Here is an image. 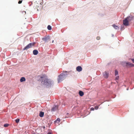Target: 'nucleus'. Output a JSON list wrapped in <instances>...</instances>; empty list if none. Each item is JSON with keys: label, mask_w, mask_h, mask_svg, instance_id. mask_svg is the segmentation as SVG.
I'll return each mask as SVG.
<instances>
[{"label": "nucleus", "mask_w": 134, "mask_h": 134, "mask_svg": "<svg viewBox=\"0 0 134 134\" xmlns=\"http://www.w3.org/2000/svg\"><path fill=\"white\" fill-rule=\"evenodd\" d=\"M41 78H42V84L46 85L47 86H51L53 83L52 81H51L50 80L46 79L45 77H41Z\"/></svg>", "instance_id": "f257e3e1"}, {"label": "nucleus", "mask_w": 134, "mask_h": 134, "mask_svg": "<svg viewBox=\"0 0 134 134\" xmlns=\"http://www.w3.org/2000/svg\"><path fill=\"white\" fill-rule=\"evenodd\" d=\"M71 71H64L63 73L59 75V77L58 79V82L59 83L64 80L66 77L67 75Z\"/></svg>", "instance_id": "f03ea898"}, {"label": "nucleus", "mask_w": 134, "mask_h": 134, "mask_svg": "<svg viewBox=\"0 0 134 134\" xmlns=\"http://www.w3.org/2000/svg\"><path fill=\"white\" fill-rule=\"evenodd\" d=\"M36 44L35 42H31L26 45L23 49L24 50H27L28 49L31 48L34 46Z\"/></svg>", "instance_id": "7ed1b4c3"}, {"label": "nucleus", "mask_w": 134, "mask_h": 134, "mask_svg": "<svg viewBox=\"0 0 134 134\" xmlns=\"http://www.w3.org/2000/svg\"><path fill=\"white\" fill-rule=\"evenodd\" d=\"M42 40L45 43L48 42L49 41H50V38L49 36H45L42 38Z\"/></svg>", "instance_id": "20e7f679"}, {"label": "nucleus", "mask_w": 134, "mask_h": 134, "mask_svg": "<svg viewBox=\"0 0 134 134\" xmlns=\"http://www.w3.org/2000/svg\"><path fill=\"white\" fill-rule=\"evenodd\" d=\"M129 21L126 18L123 20V25L125 26H128L129 25Z\"/></svg>", "instance_id": "39448f33"}, {"label": "nucleus", "mask_w": 134, "mask_h": 134, "mask_svg": "<svg viewBox=\"0 0 134 134\" xmlns=\"http://www.w3.org/2000/svg\"><path fill=\"white\" fill-rule=\"evenodd\" d=\"M126 66L128 67H132L134 66V64L130 62L126 63Z\"/></svg>", "instance_id": "423d86ee"}, {"label": "nucleus", "mask_w": 134, "mask_h": 134, "mask_svg": "<svg viewBox=\"0 0 134 134\" xmlns=\"http://www.w3.org/2000/svg\"><path fill=\"white\" fill-rule=\"evenodd\" d=\"M58 107L57 105H55L52 107L51 109L52 111H55L58 109Z\"/></svg>", "instance_id": "0eeeda50"}, {"label": "nucleus", "mask_w": 134, "mask_h": 134, "mask_svg": "<svg viewBox=\"0 0 134 134\" xmlns=\"http://www.w3.org/2000/svg\"><path fill=\"white\" fill-rule=\"evenodd\" d=\"M76 70L80 72L82 70V68L81 66H78L76 67Z\"/></svg>", "instance_id": "6e6552de"}, {"label": "nucleus", "mask_w": 134, "mask_h": 134, "mask_svg": "<svg viewBox=\"0 0 134 134\" xmlns=\"http://www.w3.org/2000/svg\"><path fill=\"white\" fill-rule=\"evenodd\" d=\"M104 77L106 78H107L108 77L109 74L106 72H105L103 74Z\"/></svg>", "instance_id": "1a4fd4ad"}, {"label": "nucleus", "mask_w": 134, "mask_h": 134, "mask_svg": "<svg viewBox=\"0 0 134 134\" xmlns=\"http://www.w3.org/2000/svg\"><path fill=\"white\" fill-rule=\"evenodd\" d=\"M126 18L127 19L129 22H130L133 19V18L132 17L128 16Z\"/></svg>", "instance_id": "9d476101"}, {"label": "nucleus", "mask_w": 134, "mask_h": 134, "mask_svg": "<svg viewBox=\"0 0 134 134\" xmlns=\"http://www.w3.org/2000/svg\"><path fill=\"white\" fill-rule=\"evenodd\" d=\"M38 51L37 50H34L33 51V54L34 55H36L38 53Z\"/></svg>", "instance_id": "9b49d317"}, {"label": "nucleus", "mask_w": 134, "mask_h": 134, "mask_svg": "<svg viewBox=\"0 0 134 134\" xmlns=\"http://www.w3.org/2000/svg\"><path fill=\"white\" fill-rule=\"evenodd\" d=\"M79 95L81 96H82L84 95L83 92L82 91H79Z\"/></svg>", "instance_id": "f8f14e48"}, {"label": "nucleus", "mask_w": 134, "mask_h": 134, "mask_svg": "<svg viewBox=\"0 0 134 134\" xmlns=\"http://www.w3.org/2000/svg\"><path fill=\"white\" fill-rule=\"evenodd\" d=\"M44 113L43 112L41 111L40 113L39 116L40 117H43L44 116Z\"/></svg>", "instance_id": "ddd939ff"}, {"label": "nucleus", "mask_w": 134, "mask_h": 134, "mask_svg": "<svg viewBox=\"0 0 134 134\" xmlns=\"http://www.w3.org/2000/svg\"><path fill=\"white\" fill-rule=\"evenodd\" d=\"M60 119L59 118H58L56 120L54 121L55 123H57L59 124L60 121Z\"/></svg>", "instance_id": "4468645a"}, {"label": "nucleus", "mask_w": 134, "mask_h": 134, "mask_svg": "<svg viewBox=\"0 0 134 134\" xmlns=\"http://www.w3.org/2000/svg\"><path fill=\"white\" fill-rule=\"evenodd\" d=\"M26 80L25 78L24 77H21L20 79V81L22 82L23 81H25Z\"/></svg>", "instance_id": "2eb2a0df"}, {"label": "nucleus", "mask_w": 134, "mask_h": 134, "mask_svg": "<svg viewBox=\"0 0 134 134\" xmlns=\"http://www.w3.org/2000/svg\"><path fill=\"white\" fill-rule=\"evenodd\" d=\"M112 26L114 28L116 29H119V28L118 27V26H116L115 24H113L112 25Z\"/></svg>", "instance_id": "dca6fc26"}, {"label": "nucleus", "mask_w": 134, "mask_h": 134, "mask_svg": "<svg viewBox=\"0 0 134 134\" xmlns=\"http://www.w3.org/2000/svg\"><path fill=\"white\" fill-rule=\"evenodd\" d=\"M47 29L49 30H51L52 29L51 26L50 25H48L47 26Z\"/></svg>", "instance_id": "f3484780"}, {"label": "nucleus", "mask_w": 134, "mask_h": 134, "mask_svg": "<svg viewBox=\"0 0 134 134\" xmlns=\"http://www.w3.org/2000/svg\"><path fill=\"white\" fill-rule=\"evenodd\" d=\"M115 76L118 74V71L116 70H115Z\"/></svg>", "instance_id": "a211bd4d"}, {"label": "nucleus", "mask_w": 134, "mask_h": 134, "mask_svg": "<svg viewBox=\"0 0 134 134\" xmlns=\"http://www.w3.org/2000/svg\"><path fill=\"white\" fill-rule=\"evenodd\" d=\"M19 120H20L19 119H17L15 120V121L16 123H18L19 121Z\"/></svg>", "instance_id": "6ab92c4d"}, {"label": "nucleus", "mask_w": 134, "mask_h": 134, "mask_svg": "<svg viewBox=\"0 0 134 134\" xmlns=\"http://www.w3.org/2000/svg\"><path fill=\"white\" fill-rule=\"evenodd\" d=\"M41 6V5H40V6ZM37 9L38 11L39 10H40V7L39 6H37Z\"/></svg>", "instance_id": "aec40b11"}, {"label": "nucleus", "mask_w": 134, "mask_h": 134, "mask_svg": "<svg viewBox=\"0 0 134 134\" xmlns=\"http://www.w3.org/2000/svg\"><path fill=\"white\" fill-rule=\"evenodd\" d=\"M9 125V124H5L4 125V127H7Z\"/></svg>", "instance_id": "412c9836"}, {"label": "nucleus", "mask_w": 134, "mask_h": 134, "mask_svg": "<svg viewBox=\"0 0 134 134\" xmlns=\"http://www.w3.org/2000/svg\"><path fill=\"white\" fill-rule=\"evenodd\" d=\"M100 105H99V106H96L95 107V109L96 110H97L99 108V106Z\"/></svg>", "instance_id": "4be33fe9"}, {"label": "nucleus", "mask_w": 134, "mask_h": 134, "mask_svg": "<svg viewBox=\"0 0 134 134\" xmlns=\"http://www.w3.org/2000/svg\"><path fill=\"white\" fill-rule=\"evenodd\" d=\"M118 79H119V76H117L116 77V78H115V80H118Z\"/></svg>", "instance_id": "5701e85b"}, {"label": "nucleus", "mask_w": 134, "mask_h": 134, "mask_svg": "<svg viewBox=\"0 0 134 134\" xmlns=\"http://www.w3.org/2000/svg\"><path fill=\"white\" fill-rule=\"evenodd\" d=\"M22 1H19V2H18V3L19 4H20L21 3H22Z\"/></svg>", "instance_id": "b1692460"}, {"label": "nucleus", "mask_w": 134, "mask_h": 134, "mask_svg": "<svg viewBox=\"0 0 134 134\" xmlns=\"http://www.w3.org/2000/svg\"><path fill=\"white\" fill-rule=\"evenodd\" d=\"M100 39V37L99 36H98L97 37V39L98 40Z\"/></svg>", "instance_id": "393cba45"}, {"label": "nucleus", "mask_w": 134, "mask_h": 134, "mask_svg": "<svg viewBox=\"0 0 134 134\" xmlns=\"http://www.w3.org/2000/svg\"><path fill=\"white\" fill-rule=\"evenodd\" d=\"M124 26H121V30H123L124 29Z\"/></svg>", "instance_id": "a878e982"}, {"label": "nucleus", "mask_w": 134, "mask_h": 134, "mask_svg": "<svg viewBox=\"0 0 134 134\" xmlns=\"http://www.w3.org/2000/svg\"><path fill=\"white\" fill-rule=\"evenodd\" d=\"M94 109L93 108H91V110H94Z\"/></svg>", "instance_id": "bb28decb"}, {"label": "nucleus", "mask_w": 134, "mask_h": 134, "mask_svg": "<svg viewBox=\"0 0 134 134\" xmlns=\"http://www.w3.org/2000/svg\"><path fill=\"white\" fill-rule=\"evenodd\" d=\"M131 60L132 62L134 63V59H132Z\"/></svg>", "instance_id": "cd10ccee"}, {"label": "nucleus", "mask_w": 134, "mask_h": 134, "mask_svg": "<svg viewBox=\"0 0 134 134\" xmlns=\"http://www.w3.org/2000/svg\"><path fill=\"white\" fill-rule=\"evenodd\" d=\"M48 134H51V133L50 132H48Z\"/></svg>", "instance_id": "c85d7f7f"}, {"label": "nucleus", "mask_w": 134, "mask_h": 134, "mask_svg": "<svg viewBox=\"0 0 134 134\" xmlns=\"http://www.w3.org/2000/svg\"><path fill=\"white\" fill-rule=\"evenodd\" d=\"M53 42H54V40H53V41H52V42L53 43Z\"/></svg>", "instance_id": "c756f323"}, {"label": "nucleus", "mask_w": 134, "mask_h": 134, "mask_svg": "<svg viewBox=\"0 0 134 134\" xmlns=\"http://www.w3.org/2000/svg\"><path fill=\"white\" fill-rule=\"evenodd\" d=\"M43 128H45V127H44Z\"/></svg>", "instance_id": "7c9ffc66"}]
</instances>
